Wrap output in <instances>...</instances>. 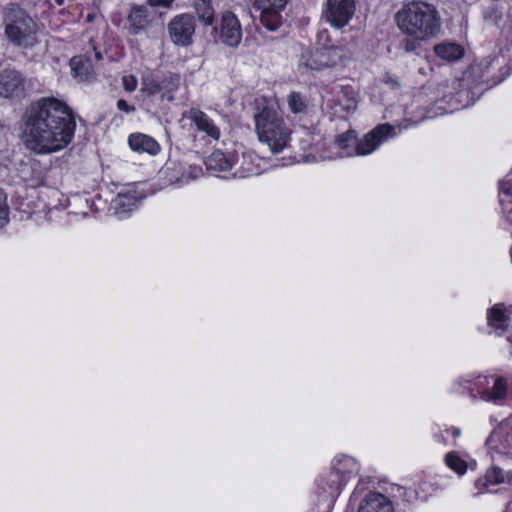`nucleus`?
Masks as SVG:
<instances>
[{"label": "nucleus", "instance_id": "f257e3e1", "mask_svg": "<svg viewBox=\"0 0 512 512\" xmlns=\"http://www.w3.org/2000/svg\"><path fill=\"white\" fill-rule=\"evenodd\" d=\"M76 123L71 108L54 97L31 103L22 116V141L35 154H51L72 140Z\"/></svg>", "mask_w": 512, "mask_h": 512}, {"label": "nucleus", "instance_id": "f03ea898", "mask_svg": "<svg viewBox=\"0 0 512 512\" xmlns=\"http://www.w3.org/2000/svg\"><path fill=\"white\" fill-rule=\"evenodd\" d=\"M399 29L408 37L400 45L405 52H414L420 42L434 36L440 29V18L434 6L417 1L406 4L395 16Z\"/></svg>", "mask_w": 512, "mask_h": 512}, {"label": "nucleus", "instance_id": "7ed1b4c3", "mask_svg": "<svg viewBox=\"0 0 512 512\" xmlns=\"http://www.w3.org/2000/svg\"><path fill=\"white\" fill-rule=\"evenodd\" d=\"M256 132L273 153L281 152L289 141V129L278 113L268 107L255 114Z\"/></svg>", "mask_w": 512, "mask_h": 512}, {"label": "nucleus", "instance_id": "20e7f679", "mask_svg": "<svg viewBox=\"0 0 512 512\" xmlns=\"http://www.w3.org/2000/svg\"><path fill=\"white\" fill-rule=\"evenodd\" d=\"M5 22V34L13 45L29 49L38 43L36 23L20 8L9 7L5 14Z\"/></svg>", "mask_w": 512, "mask_h": 512}, {"label": "nucleus", "instance_id": "39448f33", "mask_svg": "<svg viewBox=\"0 0 512 512\" xmlns=\"http://www.w3.org/2000/svg\"><path fill=\"white\" fill-rule=\"evenodd\" d=\"M350 54L342 47H323L313 52H305L301 57V66L310 70L331 68L349 58Z\"/></svg>", "mask_w": 512, "mask_h": 512}, {"label": "nucleus", "instance_id": "423d86ee", "mask_svg": "<svg viewBox=\"0 0 512 512\" xmlns=\"http://www.w3.org/2000/svg\"><path fill=\"white\" fill-rule=\"evenodd\" d=\"M195 30V18L189 13H183L173 17L167 25L171 42L181 47H188L193 44Z\"/></svg>", "mask_w": 512, "mask_h": 512}, {"label": "nucleus", "instance_id": "0eeeda50", "mask_svg": "<svg viewBox=\"0 0 512 512\" xmlns=\"http://www.w3.org/2000/svg\"><path fill=\"white\" fill-rule=\"evenodd\" d=\"M355 11V0H326L322 16L332 27L341 29L349 24Z\"/></svg>", "mask_w": 512, "mask_h": 512}, {"label": "nucleus", "instance_id": "6e6552de", "mask_svg": "<svg viewBox=\"0 0 512 512\" xmlns=\"http://www.w3.org/2000/svg\"><path fill=\"white\" fill-rule=\"evenodd\" d=\"M395 128L389 123L379 124L373 130L365 134L358 140L355 153L356 155H368L374 152L383 142L394 137Z\"/></svg>", "mask_w": 512, "mask_h": 512}, {"label": "nucleus", "instance_id": "1a4fd4ad", "mask_svg": "<svg viewBox=\"0 0 512 512\" xmlns=\"http://www.w3.org/2000/svg\"><path fill=\"white\" fill-rule=\"evenodd\" d=\"M288 0H256L255 5L261 11L260 22L268 31H276L282 24L280 12Z\"/></svg>", "mask_w": 512, "mask_h": 512}, {"label": "nucleus", "instance_id": "9d476101", "mask_svg": "<svg viewBox=\"0 0 512 512\" xmlns=\"http://www.w3.org/2000/svg\"><path fill=\"white\" fill-rule=\"evenodd\" d=\"M220 41L226 46L236 48L242 39V29L238 18L231 12L222 14L219 26Z\"/></svg>", "mask_w": 512, "mask_h": 512}, {"label": "nucleus", "instance_id": "9b49d317", "mask_svg": "<svg viewBox=\"0 0 512 512\" xmlns=\"http://www.w3.org/2000/svg\"><path fill=\"white\" fill-rule=\"evenodd\" d=\"M26 80L14 69H5L0 73V95L5 98L21 97L24 95Z\"/></svg>", "mask_w": 512, "mask_h": 512}, {"label": "nucleus", "instance_id": "f8f14e48", "mask_svg": "<svg viewBox=\"0 0 512 512\" xmlns=\"http://www.w3.org/2000/svg\"><path fill=\"white\" fill-rule=\"evenodd\" d=\"M127 21L130 34L138 35L149 27L152 17L147 6L133 5L127 16Z\"/></svg>", "mask_w": 512, "mask_h": 512}, {"label": "nucleus", "instance_id": "ddd939ff", "mask_svg": "<svg viewBox=\"0 0 512 512\" xmlns=\"http://www.w3.org/2000/svg\"><path fill=\"white\" fill-rule=\"evenodd\" d=\"M143 198L144 194L138 193L136 190L120 192L112 201V207L116 214H125L135 209Z\"/></svg>", "mask_w": 512, "mask_h": 512}, {"label": "nucleus", "instance_id": "4468645a", "mask_svg": "<svg viewBox=\"0 0 512 512\" xmlns=\"http://www.w3.org/2000/svg\"><path fill=\"white\" fill-rule=\"evenodd\" d=\"M189 119L196 125L199 131L206 133L209 137L218 140L220 137L219 128L213 121L199 109L191 108L188 112Z\"/></svg>", "mask_w": 512, "mask_h": 512}, {"label": "nucleus", "instance_id": "2eb2a0df", "mask_svg": "<svg viewBox=\"0 0 512 512\" xmlns=\"http://www.w3.org/2000/svg\"><path fill=\"white\" fill-rule=\"evenodd\" d=\"M358 512H393V508L384 495L369 493L361 502Z\"/></svg>", "mask_w": 512, "mask_h": 512}, {"label": "nucleus", "instance_id": "dca6fc26", "mask_svg": "<svg viewBox=\"0 0 512 512\" xmlns=\"http://www.w3.org/2000/svg\"><path fill=\"white\" fill-rule=\"evenodd\" d=\"M129 146L137 152H146L155 155L159 151V144L150 136L144 134H132L128 139Z\"/></svg>", "mask_w": 512, "mask_h": 512}, {"label": "nucleus", "instance_id": "f3484780", "mask_svg": "<svg viewBox=\"0 0 512 512\" xmlns=\"http://www.w3.org/2000/svg\"><path fill=\"white\" fill-rule=\"evenodd\" d=\"M192 7L197 19L204 26H211L215 19V9L212 0H192Z\"/></svg>", "mask_w": 512, "mask_h": 512}, {"label": "nucleus", "instance_id": "a211bd4d", "mask_svg": "<svg viewBox=\"0 0 512 512\" xmlns=\"http://www.w3.org/2000/svg\"><path fill=\"white\" fill-rule=\"evenodd\" d=\"M510 310H506L503 304H496L487 312L488 325L499 330L508 328Z\"/></svg>", "mask_w": 512, "mask_h": 512}, {"label": "nucleus", "instance_id": "6ab92c4d", "mask_svg": "<svg viewBox=\"0 0 512 512\" xmlns=\"http://www.w3.org/2000/svg\"><path fill=\"white\" fill-rule=\"evenodd\" d=\"M70 67L74 77L80 81H90L94 78V70L90 60L75 56L70 60Z\"/></svg>", "mask_w": 512, "mask_h": 512}, {"label": "nucleus", "instance_id": "aec40b11", "mask_svg": "<svg viewBox=\"0 0 512 512\" xmlns=\"http://www.w3.org/2000/svg\"><path fill=\"white\" fill-rule=\"evenodd\" d=\"M207 170L213 172H226L232 169V164L226 155L220 151L215 150L205 160Z\"/></svg>", "mask_w": 512, "mask_h": 512}, {"label": "nucleus", "instance_id": "412c9836", "mask_svg": "<svg viewBox=\"0 0 512 512\" xmlns=\"http://www.w3.org/2000/svg\"><path fill=\"white\" fill-rule=\"evenodd\" d=\"M481 399L484 401L503 400L507 397V382L503 377H498L491 389H486L481 393Z\"/></svg>", "mask_w": 512, "mask_h": 512}, {"label": "nucleus", "instance_id": "4be33fe9", "mask_svg": "<svg viewBox=\"0 0 512 512\" xmlns=\"http://www.w3.org/2000/svg\"><path fill=\"white\" fill-rule=\"evenodd\" d=\"M434 51L437 56L447 61H455L462 57L463 49L454 43H441L435 45Z\"/></svg>", "mask_w": 512, "mask_h": 512}, {"label": "nucleus", "instance_id": "5701e85b", "mask_svg": "<svg viewBox=\"0 0 512 512\" xmlns=\"http://www.w3.org/2000/svg\"><path fill=\"white\" fill-rule=\"evenodd\" d=\"M332 108L335 109V114L345 112L347 114L353 112L357 108V100L354 95H349L347 92H342L340 96L331 101Z\"/></svg>", "mask_w": 512, "mask_h": 512}, {"label": "nucleus", "instance_id": "b1692460", "mask_svg": "<svg viewBox=\"0 0 512 512\" xmlns=\"http://www.w3.org/2000/svg\"><path fill=\"white\" fill-rule=\"evenodd\" d=\"M288 105L292 112L301 113L306 109L303 97L297 92H291L288 96Z\"/></svg>", "mask_w": 512, "mask_h": 512}, {"label": "nucleus", "instance_id": "393cba45", "mask_svg": "<svg viewBox=\"0 0 512 512\" xmlns=\"http://www.w3.org/2000/svg\"><path fill=\"white\" fill-rule=\"evenodd\" d=\"M446 464L454 471L459 474L465 473L467 469V464L464 460L458 457L454 453H448L446 456Z\"/></svg>", "mask_w": 512, "mask_h": 512}, {"label": "nucleus", "instance_id": "a878e982", "mask_svg": "<svg viewBox=\"0 0 512 512\" xmlns=\"http://www.w3.org/2000/svg\"><path fill=\"white\" fill-rule=\"evenodd\" d=\"M9 222V206L7 204V195L0 188V229Z\"/></svg>", "mask_w": 512, "mask_h": 512}, {"label": "nucleus", "instance_id": "bb28decb", "mask_svg": "<svg viewBox=\"0 0 512 512\" xmlns=\"http://www.w3.org/2000/svg\"><path fill=\"white\" fill-rule=\"evenodd\" d=\"M141 91L149 96L155 95L162 91V85L153 79L144 78Z\"/></svg>", "mask_w": 512, "mask_h": 512}, {"label": "nucleus", "instance_id": "cd10ccee", "mask_svg": "<svg viewBox=\"0 0 512 512\" xmlns=\"http://www.w3.org/2000/svg\"><path fill=\"white\" fill-rule=\"evenodd\" d=\"M486 480L489 483L497 484L504 481L503 471L498 467H493L486 473Z\"/></svg>", "mask_w": 512, "mask_h": 512}, {"label": "nucleus", "instance_id": "c85d7f7f", "mask_svg": "<svg viewBox=\"0 0 512 512\" xmlns=\"http://www.w3.org/2000/svg\"><path fill=\"white\" fill-rule=\"evenodd\" d=\"M484 17L497 24L502 19V11L497 6H492L485 11Z\"/></svg>", "mask_w": 512, "mask_h": 512}, {"label": "nucleus", "instance_id": "c756f323", "mask_svg": "<svg viewBox=\"0 0 512 512\" xmlns=\"http://www.w3.org/2000/svg\"><path fill=\"white\" fill-rule=\"evenodd\" d=\"M353 131L340 134L336 138V142L341 149H346L349 146V141L354 138Z\"/></svg>", "mask_w": 512, "mask_h": 512}, {"label": "nucleus", "instance_id": "7c9ffc66", "mask_svg": "<svg viewBox=\"0 0 512 512\" xmlns=\"http://www.w3.org/2000/svg\"><path fill=\"white\" fill-rule=\"evenodd\" d=\"M122 81H123L124 89L129 92L134 91L137 87V79L133 75L124 76Z\"/></svg>", "mask_w": 512, "mask_h": 512}, {"label": "nucleus", "instance_id": "2f4dec72", "mask_svg": "<svg viewBox=\"0 0 512 512\" xmlns=\"http://www.w3.org/2000/svg\"><path fill=\"white\" fill-rule=\"evenodd\" d=\"M173 2L174 0H147L148 5L151 7L162 6L165 8H169Z\"/></svg>", "mask_w": 512, "mask_h": 512}, {"label": "nucleus", "instance_id": "473e14b6", "mask_svg": "<svg viewBox=\"0 0 512 512\" xmlns=\"http://www.w3.org/2000/svg\"><path fill=\"white\" fill-rule=\"evenodd\" d=\"M117 107L121 110V111H125V112H132L135 110V108L133 106H130L125 100L123 99H120L118 100L117 102Z\"/></svg>", "mask_w": 512, "mask_h": 512}, {"label": "nucleus", "instance_id": "72a5a7b5", "mask_svg": "<svg viewBox=\"0 0 512 512\" xmlns=\"http://www.w3.org/2000/svg\"><path fill=\"white\" fill-rule=\"evenodd\" d=\"M500 191L506 195H512V184L508 182L500 183Z\"/></svg>", "mask_w": 512, "mask_h": 512}, {"label": "nucleus", "instance_id": "f704fd0d", "mask_svg": "<svg viewBox=\"0 0 512 512\" xmlns=\"http://www.w3.org/2000/svg\"><path fill=\"white\" fill-rule=\"evenodd\" d=\"M316 160V157L313 154H308L304 157L305 162H313Z\"/></svg>", "mask_w": 512, "mask_h": 512}, {"label": "nucleus", "instance_id": "c9c22d12", "mask_svg": "<svg viewBox=\"0 0 512 512\" xmlns=\"http://www.w3.org/2000/svg\"><path fill=\"white\" fill-rule=\"evenodd\" d=\"M233 176H234V177H244V176H245V173H244V172H242V171H235V172L233 173Z\"/></svg>", "mask_w": 512, "mask_h": 512}, {"label": "nucleus", "instance_id": "e433bc0d", "mask_svg": "<svg viewBox=\"0 0 512 512\" xmlns=\"http://www.w3.org/2000/svg\"><path fill=\"white\" fill-rule=\"evenodd\" d=\"M507 219L512 223V208L507 210Z\"/></svg>", "mask_w": 512, "mask_h": 512}, {"label": "nucleus", "instance_id": "4c0bfd02", "mask_svg": "<svg viewBox=\"0 0 512 512\" xmlns=\"http://www.w3.org/2000/svg\"><path fill=\"white\" fill-rule=\"evenodd\" d=\"M95 57H96L97 60H101L102 59V55H101L100 52H96L95 53Z\"/></svg>", "mask_w": 512, "mask_h": 512}, {"label": "nucleus", "instance_id": "58836bf2", "mask_svg": "<svg viewBox=\"0 0 512 512\" xmlns=\"http://www.w3.org/2000/svg\"><path fill=\"white\" fill-rule=\"evenodd\" d=\"M506 442L508 445L512 446V434H511V439L509 438V436L506 438Z\"/></svg>", "mask_w": 512, "mask_h": 512}, {"label": "nucleus", "instance_id": "ea45409f", "mask_svg": "<svg viewBox=\"0 0 512 512\" xmlns=\"http://www.w3.org/2000/svg\"><path fill=\"white\" fill-rule=\"evenodd\" d=\"M93 19H94V15L89 14V15L87 16V21H88V22L93 21Z\"/></svg>", "mask_w": 512, "mask_h": 512}, {"label": "nucleus", "instance_id": "a19ab883", "mask_svg": "<svg viewBox=\"0 0 512 512\" xmlns=\"http://www.w3.org/2000/svg\"><path fill=\"white\" fill-rule=\"evenodd\" d=\"M453 435H454V436H458V435H459V430H458V429H455V430L453 431Z\"/></svg>", "mask_w": 512, "mask_h": 512}, {"label": "nucleus", "instance_id": "79ce46f5", "mask_svg": "<svg viewBox=\"0 0 512 512\" xmlns=\"http://www.w3.org/2000/svg\"><path fill=\"white\" fill-rule=\"evenodd\" d=\"M507 340L512 344V334L507 338Z\"/></svg>", "mask_w": 512, "mask_h": 512}, {"label": "nucleus", "instance_id": "37998d69", "mask_svg": "<svg viewBox=\"0 0 512 512\" xmlns=\"http://www.w3.org/2000/svg\"><path fill=\"white\" fill-rule=\"evenodd\" d=\"M56 2L61 5L63 3V0H56Z\"/></svg>", "mask_w": 512, "mask_h": 512}, {"label": "nucleus", "instance_id": "c03bdc74", "mask_svg": "<svg viewBox=\"0 0 512 512\" xmlns=\"http://www.w3.org/2000/svg\"><path fill=\"white\" fill-rule=\"evenodd\" d=\"M511 355H512V351H511Z\"/></svg>", "mask_w": 512, "mask_h": 512}]
</instances>
